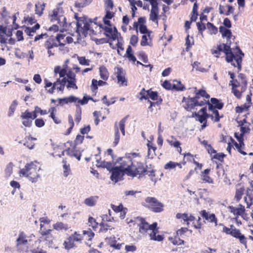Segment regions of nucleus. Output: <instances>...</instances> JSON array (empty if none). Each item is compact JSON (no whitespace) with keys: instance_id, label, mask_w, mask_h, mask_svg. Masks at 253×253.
Returning <instances> with one entry per match:
<instances>
[{"instance_id":"nucleus-35","label":"nucleus","mask_w":253,"mask_h":253,"mask_svg":"<svg viewBox=\"0 0 253 253\" xmlns=\"http://www.w3.org/2000/svg\"><path fill=\"white\" fill-rule=\"evenodd\" d=\"M17 105H18V102L16 100L13 101V102H12V103L10 105L9 108V111H8V116L9 117H11V116L13 115V114L15 110L16 107Z\"/></svg>"},{"instance_id":"nucleus-48","label":"nucleus","mask_w":253,"mask_h":253,"mask_svg":"<svg viewBox=\"0 0 253 253\" xmlns=\"http://www.w3.org/2000/svg\"><path fill=\"white\" fill-rule=\"evenodd\" d=\"M215 154L213 155L212 157V159H217L221 162H223L224 161V158L226 156V155L223 154V153H215Z\"/></svg>"},{"instance_id":"nucleus-3","label":"nucleus","mask_w":253,"mask_h":253,"mask_svg":"<svg viewBox=\"0 0 253 253\" xmlns=\"http://www.w3.org/2000/svg\"><path fill=\"white\" fill-rule=\"evenodd\" d=\"M27 236L23 231H19L16 240V247L19 252L27 253L29 250Z\"/></svg>"},{"instance_id":"nucleus-30","label":"nucleus","mask_w":253,"mask_h":253,"mask_svg":"<svg viewBox=\"0 0 253 253\" xmlns=\"http://www.w3.org/2000/svg\"><path fill=\"white\" fill-rule=\"evenodd\" d=\"M244 191L245 188L244 186L236 189L235 196V199L236 201L239 202L242 199Z\"/></svg>"},{"instance_id":"nucleus-14","label":"nucleus","mask_w":253,"mask_h":253,"mask_svg":"<svg viewBox=\"0 0 253 253\" xmlns=\"http://www.w3.org/2000/svg\"><path fill=\"white\" fill-rule=\"evenodd\" d=\"M74 17L77 20L76 26L77 28L76 30V32L78 35V40H80L81 39V32H80V28H82V23H81L82 21H84V19L85 17V16L83 17H78V13H75L74 15Z\"/></svg>"},{"instance_id":"nucleus-19","label":"nucleus","mask_w":253,"mask_h":253,"mask_svg":"<svg viewBox=\"0 0 253 253\" xmlns=\"http://www.w3.org/2000/svg\"><path fill=\"white\" fill-rule=\"evenodd\" d=\"M236 49L237 50V52H238L240 54V57L237 58L236 59V63L238 71H241L242 69V59L244 56V53L242 52L238 46H236Z\"/></svg>"},{"instance_id":"nucleus-51","label":"nucleus","mask_w":253,"mask_h":253,"mask_svg":"<svg viewBox=\"0 0 253 253\" xmlns=\"http://www.w3.org/2000/svg\"><path fill=\"white\" fill-rule=\"evenodd\" d=\"M150 98L152 100L155 101V100H159L160 98H162L161 96H159L158 95V93L156 91H153V92H151L150 94H149V98Z\"/></svg>"},{"instance_id":"nucleus-56","label":"nucleus","mask_w":253,"mask_h":253,"mask_svg":"<svg viewBox=\"0 0 253 253\" xmlns=\"http://www.w3.org/2000/svg\"><path fill=\"white\" fill-rule=\"evenodd\" d=\"M199 32L202 34L204 31L206 29V27L204 23L202 22H198L196 23Z\"/></svg>"},{"instance_id":"nucleus-59","label":"nucleus","mask_w":253,"mask_h":253,"mask_svg":"<svg viewBox=\"0 0 253 253\" xmlns=\"http://www.w3.org/2000/svg\"><path fill=\"white\" fill-rule=\"evenodd\" d=\"M111 208L112 210L115 212H120V211L123 210V205L122 204H120L119 206H117L115 205H114L113 204H111Z\"/></svg>"},{"instance_id":"nucleus-42","label":"nucleus","mask_w":253,"mask_h":253,"mask_svg":"<svg viewBox=\"0 0 253 253\" xmlns=\"http://www.w3.org/2000/svg\"><path fill=\"white\" fill-rule=\"evenodd\" d=\"M200 64V62L198 61H195L192 64L193 68H196V70L201 72H207V70L205 69L203 67H199V65Z\"/></svg>"},{"instance_id":"nucleus-26","label":"nucleus","mask_w":253,"mask_h":253,"mask_svg":"<svg viewBox=\"0 0 253 253\" xmlns=\"http://www.w3.org/2000/svg\"><path fill=\"white\" fill-rule=\"evenodd\" d=\"M53 228L56 230H67L69 227L67 224H64L62 222H58L53 225Z\"/></svg>"},{"instance_id":"nucleus-38","label":"nucleus","mask_w":253,"mask_h":253,"mask_svg":"<svg viewBox=\"0 0 253 253\" xmlns=\"http://www.w3.org/2000/svg\"><path fill=\"white\" fill-rule=\"evenodd\" d=\"M169 240H172V243L174 245H181L184 244V240L181 239L179 238V236L178 235H175L174 238L172 239V238H169Z\"/></svg>"},{"instance_id":"nucleus-7","label":"nucleus","mask_w":253,"mask_h":253,"mask_svg":"<svg viewBox=\"0 0 253 253\" xmlns=\"http://www.w3.org/2000/svg\"><path fill=\"white\" fill-rule=\"evenodd\" d=\"M180 85L177 86L175 84H171L169 81L165 80L163 83L162 86L168 90H175L176 91H183L185 90L186 88L185 86L181 84V82H178Z\"/></svg>"},{"instance_id":"nucleus-37","label":"nucleus","mask_w":253,"mask_h":253,"mask_svg":"<svg viewBox=\"0 0 253 253\" xmlns=\"http://www.w3.org/2000/svg\"><path fill=\"white\" fill-rule=\"evenodd\" d=\"M91 40L92 41H94L97 45L102 44L103 43H107L109 42V41H110L109 39L105 38L101 39L94 38H92Z\"/></svg>"},{"instance_id":"nucleus-29","label":"nucleus","mask_w":253,"mask_h":253,"mask_svg":"<svg viewBox=\"0 0 253 253\" xmlns=\"http://www.w3.org/2000/svg\"><path fill=\"white\" fill-rule=\"evenodd\" d=\"M76 107L75 121L79 123L82 119V108L79 104H76Z\"/></svg>"},{"instance_id":"nucleus-34","label":"nucleus","mask_w":253,"mask_h":253,"mask_svg":"<svg viewBox=\"0 0 253 253\" xmlns=\"http://www.w3.org/2000/svg\"><path fill=\"white\" fill-rule=\"evenodd\" d=\"M230 227L232 229L231 236L238 239L242 235L240 230L236 229L233 225H231Z\"/></svg>"},{"instance_id":"nucleus-25","label":"nucleus","mask_w":253,"mask_h":253,"mask_svg":"<svg viewBox=\"0 0 253 253\" xmlns=\"http://www.w3.org/2000/svg\"><path fill=\"white\" fill-rule=\"evenodd\" d=\"M92 0H79L75 2V6L81 8L89 5Z\"/></svg>"},{"instance_id":"nucleus-45","label":"nucleus","mask_w":253,"mask_h":253,"mask_svg":"<svg viewBox=\"0 0 253 253\" xmlns=\"http://www.w3.org/2000/svg\"><path fill=\"white\" fill-rule=\"evenodd\" d=\"M155 170L152 169L150 170H148L146 174H148L149 176H150V177L151 181L154 182V183L155 184L157 181V179L155 177Z\"/></svg>"},{"instance_id":"nucleus-24","label":"nucleus","mask_w":253,"mask_h":253,"mask_svg":"<svg viewBox=\"0 0 253 253\" xmlns=\"http://www.w3.org/2000/svg\"><path fill=\"white\" fill-rule=\"evenodd\" d=\"M99 73L101 78L104 80L107 81L109 77V73L106 68L102 66L99 67Z\"/></svg>"},{"instance_id":"nucleus-40","label":"nucleus","mask_w":253,"mask_h":253,"mask_svg":"<svg viewBox=\"0 0 253 253\" xmlns=\"http://www.w3.org/2000/svg\"><path fill=\"white\" fill-rule=\"evenodd\" d=\"M55 19L57 21H58V23L59 24L60 26L62 27H67V23L66 22V18L65 17L60 16L58 18Z\"/></svg>"},{"instance_id":"nucleus-5","label":"nucleus","mask_w":253,"mask_h":253,"mask_svg":"<svg viewBox=\"0 0 253 253\" xmlns=\"http://www.w3.org/2000/svg\"><path fill=\"white\" fill-rule=\"evenodd\" d=\"M41 230L39 231L41 236L39 238L40 242L43 241L45 242V244L47 245L48 247H51L53 245V240L54 237L51 234L52 231L51 229H48L45 230H42V228L43 225L41 224Z\"/></svg>"},{"instance_id":"nucleus-63","label":"nucleus","mask_w":253,"mask_h":253,"mask_svg":"<svg viewBox=\"0 0 253 253\" xmlns=\"http://www.w3.org/2000/svg\"><path fill=\"white\" fill-rule=\"evenodd\" d=\"M139 57L140 59L144 63H146L148 62V56L144 52L142 51L140 52L139 54Z\"/></svg>"},{"instance_id":"nucleus-23","label":"nucleus","mask_w":253,"mask_h":253,"mask_svg":"<svg viewBox=\"0 0 253 253\" xmlns=\"http://www.w3.org/2000/svg\"><path fill=\"white\" fill-rule=\"evenodd\" d=\"M114 129H115V138L114 141L113 142V144L115 146H117L119 142L120 138V134L119 129V126H118L117 122H116L114 125Z\"/></svg>"},{"instance_id":"nucleus-61","label":"nucleus","mask_w":253,"mask_h":253,"mask_svg":"<svg viewBox=\"0 0 253 253\" xmlns=\"http://www.w3.org/2000/svg\"><path fill=\"white\" fill-rule=\"evenodd\" d=\"M98 81L95 79H92L90 87L93 92L97 90L98 89Z\"/></svg>"},{"instance_id":"nucleus-28","label":"nucleus","mask_w":253,"mask_h":253,"mask_svg":"<svg viewBox=\"0 0 253 253\" xmlns=\"http://www.w3.org/2000/svg\"><path fill=\"white\" fill-rule=\"evenodd\" d=\"M128 115H126L124 118L120 120L119 122V126L120 130L123 135H125V124L126 120L128 117Z\"/></svg>"},{"instance_id":"nucleus-4","label":"nucleus","mask_w":253,"mask_h":253,"mask_svg":"<svg viewBox=\"0 0 253 253\" xmlns=\"http://www.w3.org/2000/svg\"><path fill=\"white\" fill-rule=\"evenodd\" d=\"M145 202L148 205L146 207L154 212H160L163 211L164 205L158 201L155 197H148L145 199Z\"/></svg>"},{"instance_id":"nucleus-22","label":"nucleus","mask_w":253,"mask_h":253,"mask_svg":"<svg viewBox=\"0 0 253 253\" xmlns=\"http://www.w3.org/2000/svg\"><path fill=\"white\" fill-rule=\"evenodd\" d=\"M228 208L231 213H233L234 215H236L237 216L242 215V213H244L245 211V207H243V208H236L232 206H230L228 207Z\"/></svg>"},{"instance_id":"nucleus-64","label":"nucleus","mask_w":253,"mask_h":253,"mask_svg":"<svg viewBox=\"0 0 253 253\" xmlns=\"http://www.w3.org/2000/svg\"><path fill=\"white\" fill-rule=\"evenodd\" d=\"M138 41V38L137 36L132 35L130 39V44L133 46H135Z\"/></svg>"},{"instance_id":"nucleus-62","label":"nucleus","mask_w":253,"mask_h":253,"mask_svg":"<svg viewBox=\"0 0 253 253\" xmlns=\"http://www.w3.org/2000/svg\"><path fill=\"white\" fill-rule=\"evenodd\" d=\"M140 156L139 153H126V158L128 160H130L132 161V159L135 158L136 157Z\"/></svg>"},{"instance_id":"nucleus-17","label":"nucleus","mask_w":253,"mask_h":253,"mask_svg":"<svg viewBox=\"0 0 253 253\" xmlns=\"http://www.w3.org/2000/svg\"><path fill=\"white\" fill-rule=\"evenodd\" d=\"M98 198V196H90L84 200V204L88 207H93L96 205Z\"/></svg>"},{"instance_id":"nucleus-58","label":"nucleus","mask_w":253,"mask_h":253,"mask_svg":"<svg viewBox=\"0 0 253 253\" xmlns=\"http://www.w3.org/2000/svg\"><path fill=\"white\" fill-rule=\"evenodd\" d=\"M52 42V40L50 37L44 42V47L47 50L51 49L53 48Z\"/></svg>"},{"instance_id":"nucleus-31","label":"nucleus","mask_w":253,"mask_h":253,"mask_svg":"<svg viewBox=\"0 0 253 253\" xmlns=\"http://www.w3.org/2000/svg\"><path fill=\"white\" fill-rule=\"evenodd\" d=\"M133 162L127 159H124L122 162H120V166H118L121 167V169H125L126 168H127L128 166L132 167Z\"/></svg>"},{"instance_id":"nucleus-18","label":"nucleus","mask_w":253,"mask_h":253,"mask_svg":"<svg viewBox=\"0 0 253 253\" xmlns=\"http://www.w3.org/2000/svg\"><path fill=\"white\" fill-rule=\"evenodd\" d=\"M230 85H232V92L234 95L238 99H240L242 96V92L236 89V88L240 86V84H236L233 83V81H230Z\"/></svg>"},{"instance_id":"nucleus-41","label":"nucleus","mask_w":253,"mask_h":253,"mask_svg":"<svg viewBox=\"0 0 253 253\" xmlns=\"http://www.w3.org/2000/svg\"><path fill=\"white\" fill-rule=\"evenodd\" d=\"M103 165L101 166V168H106L110 172H111L113 170L114 167L113 166L111 162L103 161Z\"/></svg>"},{"instance_id":"nucleus-1","label":"nucleus","mask_w":253,"mask_h":253,"mask_svg":"<svg viewBox=\"0 0 253 253\" xmlns=\"http://www.w3.org/2000/svg\"><path fill=\"white\" fill-rule=\"evenodd\" d=\"M147 166H144V164L141 162H137L136 164L133 162L131 168L130 166L126 168V175L132 178L138 175V178H140L147 172Z\"/></svg>"},{"instance_id":"nucleus-47","label":"nucleus","mask_w":253,"mask_h":253,"mask_svg":"<svg viewBox=\"0 0 253 253\" xmlns=\"http://www.w3.org/2000/svg\"><path fill=\"white\" fill-rule=\"evenodd\" d=\"M82 24H84V27L80 28L82 30H85L86 31H89L90 29L89 23L87 20V17H85L84 19V21L81 22Z\"/></svg>"},{"instance_id":"nucleus-2","label":"nucleus","mask_w":253,"mask_h":253,"mask_svg":"<svg viewBox=\"0 0 253 253\" xmlns=\"http://www.w3.org/2000/svg\"><path fill=\"white\" fill-rule=\"evenodd\" d=\"M37 169V165L34 162H31L30 163L27 164L25 166L24 168L21 169L19 173L22 174L23 176L28 177L32 183H36L41 177L40 174L36 172V174L33 176H32L31 175L33 172L31 171V170L36 171Z\"/></svg>"},{"instance_id":"nucleus-44","label":"nucleus","mask_w":253,"mask_h":253,"mask_svg":"<svg viewBox=\"0 0 253 253\" xmlns=\"http://www.w3.org/2000/svg\"><path fill=\"white\" fill-rule=\"evenodd\" d=\"M105 241L110 247H112L116 243L117 241L114 236L110 237H106L105 238Z\"/></svg>"},{"instance_id":"nucleus-32","label":"nucleus","mask_w":253,"mask_h":253,"mask_svg":"<svg viewBox=\"0 0 253 253\" xmlns=\"http://www.w3.org/2000/svg\"><path fill=\"white\" fill-rule=\"evenodd\" d=\"M65 37V35L64 34H58L56 35L55 37V39L56 41L58 42V45H59V50H63V49H62V46H64L65 45V43H62L61 42V40L64 39Z\"/></svg>"},{"instance_id":"nucleus-6","label":"nucleus","mask_w":253,"mask_h":253,"mask_svg":"<svg viewBox=\"0 0 253 253\" xmlns=\"http://www.w3.org/2000/svg\"><path fill=\"white\" fill-rule=\"evenodd\" d=\"M126 168L125 169H121V167L118 166L114 167L113 170L111 172L110 179L115 183L119 181L124 180V176L126 174Z\"/></svg>"},{"instance_id":"nucleus-20","label":"nucleus","mask_w":253,"mask_h":253,"mask_svg":"<svg viewBox=\"0 0 253 253\" xmlns=\"http://www.w3.org/2000/svg\"><path fill=\"white\" fill-rule=\"evenodd\" d=\"M211 103L218 110H221L224 106V103L222 100L216 98L212 97L211 98Z\"/></svg>"},{"instance_id":"nucleus-13","label":"nucleus","mask_w":253,"mask_h":253,"mask_svg":"<svg viewBox=\"0 0 253 253\" xmlns=\"http://www.w3.org/2000/svg\"><path fill=\"white\" fill-rule=\"evenodd\" d=\"M151 5L152 8L150 14V18L152 21L155 22L158 19L159 8L157 4H151Z\"/></svg>"},{"instance_id":"nucleus-16","label":"nucleus","mask_w":253,"mask_h":253,"mask_svg":"<svg viewBox=\"0 0 253 253\" xmlns=\"http://www.w3.org/2000/svg\"><path fill=\"white\" fill-rule=\"evenodd\" d=\"M74 242L75 241L73 239L72 237L70 236L66 239V240L64 241L63 243L65 249L66 250L69 251L72 248H75L76 245L75 244Z\"/></svg>"},{"instance_id":"nucleus-50","label":"nucleus","mask_w":253,"mask_h":253,"mask_svg":"<svg viewBox=\"0 0 253 253\" xmlns=\"http://www.w3.org/2000/svg\"><path fill=\"white\" fill-rule=\"evenodd\" d=\"M177 162L169 161L165 165L164 168L166 169H172L175 168L177 166Z\"/></svg>"},{"instance_id":"nucleus-53","label":"nucleus","mask_w":253,"mask_h":253,"mask_svg":"<svg viewBox=\"0 0 253 253\" xmlns=\"http://www.w3.org/2000/svg\"><path fill=\"white\" fill-rule=\"evenodd\" d=\"M32 115L31 112L28 110H26L24 112L22 113L20 118L23 120L31 119Z\"/></svg>"},{"instance_id":"nucleus-21","label":"nucleus","mask_w":253,"mask_h":253,"mask_svg":"<svg viewBox=\"0 0 253 253\" xmlns=\"http://www.w3.org/2000/svg\"><path fill=\"white\" fill-rule=\"evenodd\" d=\"M233 50L235 53V54H234L233 52H231L229 53V54L226 55V61L228 63H231L233 59H235L236 61V59L238 57H240V54L238 52H237V50L235 48H233Z\"/></svg>"},{"instance_id":"nucleus-33","label":"nucleus","mask_w":253,"mask_h":253,"mask_svg":"<svg viewBox=\"0 0 253 253\" xmlns=\"http://www.w3.org/2000/svg\"><path fill=\"white\" fill-rule=\"evenodd\" d=\"M207 29L210 31V34H216L218 32L217 28L211 23L208 22L207 24Z\"/></svg>"},{"instance_id":"nucleus-57","label":"nucleus","mask_w":253,"mask_h":253,"mask_svg":"<svg viewBox=\"0 0 253 253\" xmlns=\"http://www.w3.org/2000/svg\"><path fill=\"white\" fill-rule=\"evenodd\" d=\"M73 149L74 150V153L72 155L73 157H75L78 161H80L82 156V152L77 150V148H74V146H73Z\"/></svg>"},{"instance_id":"nucleus-39","label":"nucleus","mask_w":253,"mask_h":253,"mask_svg":"<svg viewBox=\"0 0 253 253\" xmlns=\"http://www.w3.org/2000/svg\"><path fill=\"white\" fill-rule=\"evenodd\" d=\"M139 32L141 34H148V36L150 37V34L152 33V31H149L147 28L146 25L144 24H140L139 25Z\"/></svg>"},{"instance_id":"nucleus-10","label":"nucleus","mask_w":253,"mask_h":253,"mask_svg":"<svg viewBox=\"0 0 253 253\" xmlns=\"http://www.w3.org/2000/svg\"><path fill=\"white\" fill-rule=\"evenodd\" d=\"M200 214L201 216L206 220L210 222H214L215 226L217 225V219L214 213L210 214L205 210L201 211Z\"/></svg>"},{"instance_id":"nucleus-11","label":"nucleus","mask_w":253,"mask_h":253,"mask_svg":"<svg viewBox=\"0 0 253 253\" xmlns=\"http://www.w3.org/2000/svg\"><path fill=\"white\" fill-rule=\"evenodd\" d=\"M137 218L140 220V223L138 224L139 232L142 234L146 233L148 230L149 224L143 217H137Z\"/></svg>"},{"instance_id":"nucleus-55","label":"nucleus","mask_w":253,"mask_h":253,"mask_svg":"<svg viewBox=\"0 0 253 253\" xmlns=\"http://www.w3.org/2000/svg\"><path fill=\"white\" fill-rule=\"evenodd\" d=\"M197 91L201 97H205L206 99H209L210 97V95L206 92L205 89H200L198 90L197 89Z\"/></svg>"},{"instance_id":"nucleus-12","label":"nucleus","mask_w":253,"mask_h":253,"mask_svg":"<svg viewBox=\"0 0 253 253\" xmlns=\"http://www.w3.org/2000/svg\"><path fill=\"white\" fill-rule=\"evenodd\" d=\"M78 99V98L74 95H70L69 97L62 98H58L59 103L57 105H59L63 106L64 104H68V103L76 102Z\"/></svg>"},{"instance_id":"nucleus-9","label":"nucleus","mask_w":253,"mask_h":253,"mask_svg":"<svg viewBox=\"0 0 253 253\" xmlns=\"http://www.w3.org/2000/svg\"><path fill=\"white\" fill-rule=\"evenodd\" d=\"M182 103L184 104L183 107L187 111H191L196 106H194V101L192 102V98L190 96L187 97H183L182 100Z\"/></svg>"},{"instance_id":"nucleus-54","label":"nucleus","mask_w":253,"mask_h":253,"mask_svg":"<svg viewBox=\"0 0 253 253\" xmlns=\"http://www.w3.org/2000/svg\"><path fill=\"white\" fill-rule=\"evenodd\" d=\"M76 80H71L68 81V84H67V87L69 88H73L74 89H78V86L76 84Z\"/></svg>"},{"instance_id":"nucleus-36","label":"nucleus","mask_w":253,"mask_h":253,"mask_svg":"<svg viewBox=\"0 0 253 253\" xmlns=\"http://www.w3.org/2000/svg\"><path fill=\"white\" fill-rule=\"evenodd\" d=\"M84 135H81L80 134H78L76 137L75 140H74L73 145L74 148H77V146L78 145L80 144L83 143L84 140Z\"/></svg>"},{"instance_id":"nucleus-52","label":"nucleus","mask_w":253,"mask_h":253,"mask_svg":"<svg viewBox=\"0 0 253 253\" xmlns=\"http://www.w3.org/2000/svg\"><path fill=\"white\" fill-rule=\"evenodd\" d=\"M189 37H190L189 35L188 34L187 37H186V39H185V40H186L185 45L186 46V50L187 51H188L189 50V49L191 47V46L192 45H193L194 43V42L193 40L192 41V42L191 43L190 40L189 39Z\"/></svg>"},{"instance_id":"nucleus-15","label":"nucleus","mask_w":253,"mask_h":253,"mask_svg":"<svg viewBox=\"0 0 253 253\" xmlns=\"http://www.w3.org/2000/svg\"><path fill=\"white\" fill-rule=\"evenodd\" d=\"M219 32L221 33L222 38H226L227 42L230 40L232 36V32L230 29L224 26H220L219 28Z\"/></svg>"},{"instance_id":"nucleus-46","label":"nucleus","mask_w":253,"mask_h":253,"mask_svg":"<svg viewBox=\"0 0 253 253\" xmlns=\"http://www.w3.org/2000/svg\"><path fill=\"white\" fill-rule=\"evenodd\" d=\"M88 221L89 223V226H91L94 229L97 227L98 224L93 217H89L88 218Z\"/></svg>"},{"instance_id":"nucleus-27","label":"nucleus","mask_w":253,"mask_h":253,"mask_svg":"<svg viewBox=\"0 0 253 253\" xmlns=\"http://www.w3.org/2000/svg\"><path fill=\"white\" fill-rule=\"evenodd\" d=\"M45 3H42L41 4L40 2L38 4H35V13L39 16H41L43 14V11L44 9Z\"/></svg>"},{"instance_id":"nucleus-8","label":"nucleus","mask_w":253,"mask_h":253,"mask_svg":"<svg viewBox=\"0 0 253 253\" xmlns=\"http://www.w3.org/2000/svg\"><path fill=\"white\" fill-rule=\"evenodd\" d=\"M115 69H117L116 77L118 80V83H120V86H127V80L125 78V71L120 67H117Z\"/></svg>"},{"instance_id":"nucleus-43","label":"nucleus","mask_w":253,"mask_h":253,"mask_svg":"<svg viewBox=\"0 0 253 253\" xmlns=\"http://www.w3.org/2000/svg\"><path fill=\"white\" fill-rule=\"evenodd\" d=\"M78 60L80 64L82 65L88 66L89 65L90 60L86 59L84 56L78 57Z\"/></svg>"},{"instance_id":"nucleus-60","label":"nucleus","mask_w":253,"mask_h":253,"mask_svg":"<svg viewBox=\"0 0 253 253\" xmlns=\"http://www.w3.org/2000/svg\"><path fill=\"white\" fill-rule=\"evenodd\" d=\"M35 124L37 127H42L44 126L45 122L42 119L39 118V119H36V120L35 121Z\"/></svg>"},{"instance_id":"nucleus-49","label":"nucleus","mask_w":253,"mask_h":253,"mask_svg":"<svg viewBox=\"0 0 253 253\" xmlns=\"http://www.w3.org/2000/svg\"><path fill=\"white\" fill-rule=\"evenodd\" d=\"M230 43L228 45L227 43H223L222 46H223V52L225 55L229 54V53L232 52L231 48L230 47Z\"/></svg>"}]
</instances>
